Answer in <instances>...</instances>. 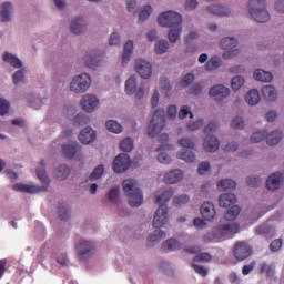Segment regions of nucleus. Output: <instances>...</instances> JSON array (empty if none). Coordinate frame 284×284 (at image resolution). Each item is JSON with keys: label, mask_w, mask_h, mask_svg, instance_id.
I'll list each match as a JSON object with an SVG mask.
<instances>
[{"label": "nucleus", "mask_w": 284, "mask_h": 284, "mask_svg": "<svg viewBox=\"0 0 284 284\" xmlns=\"http://www.w3.org/2000/svg\"><path fill=\"white\" fill-rule=\"evenodd\" d=\"M266 136L267 130L256 131L251 135L250 141L251 143H261V141H265Z\"/></svg>", "instance_id": "58"}, {"label": "nucleus", "mask_w": 284, "mask_h": 284, "mask_svg": "<svg viewBox=\"0 0 284 284\" xmlns=\"http://www.w3.org/2000/svg\"><path fill=\"white\" fill-rule=\"evenodd\" d=\"M170 223V211L168 205H160L154 213L152 225L155 230H161Z\"/></svg>", "instance_id": "11"}, {"label": "nucleus", "mask_w": 284, "mask_h": 284, "mask_svg": "<svg viewBox=\"0 0 284 284\" xmlns=\"http://www.w3.org/2000/svg\"><path fill=\"white\" fill-rule=\"evenodd\" d=\"M283 173L276 172L270 175V178L266 181V186L268 190H278L281 185H283Z\"/></svg>", "instance_id": "28"}, {"label": "nucleus", "mask_w": 284, "mask_h": 284, "mask_svg": "<svg viewBox=\"0 0 284 284\" xmlns=\"http://www.w3.org/2000/svg\"><path fill=\"white\" fill-rule=\"evenodd\" d=\"M2 61L16 70L23 68V61H21V59H19L14 53H10L8 51L2 54Z\"/></svg>", "instance_id": "25"}, {"label": "nucleus", "mask_w": 284, "mask_h": 284, "mask_svg": "<svg viewBox=\"0 0 284 284\" xmlns=\"http://www.w3.org/2000/svg\"><path fill=\"white\" fill-rule=\"evenodd\" d=\"M262 97L265 101L274 102L278 99V91L272 84L262 87Z\"/></svg>", "instance_id": "31"}, {"label": "nucleus", "mask_w": 284, "mask_h": 284, "mask_svg": "<svg viewBox=\"0 0 284 284\" xmlns=\"http://www.w3.org/2000/svg\"><path fill=\"white\" fill-rule=\"evenodd\" d=\"M189 202H190V195L187 194L176 195L175 197H173V201H172L175 207H181V205H187Z\"/></svg>", "instance_id": "57"}, {"label": "nucleus", "mask_w": 284, "mask_h": 284, "mask_svg": "<svg viewBox=\"0 0 284 284\" xmlns=\"http://www.w3.org/2000/svg\"><path fill=\"white\" fill-rule=\"evenodd\" d=\"M261 274H266L268 278H274V274H276L274 265H270L265 262L258 264Z\"/></svg>", "instance_id": "46"}, {"label": "nucleus", "mask_w": 284, "mask_h": 284, "mask_svg": "<svg viewBox=\"0 0 284 284\" xmlns=\"http://www.w3.org/2000/svg\"><path fill=\"white\" fill-rule=\"evenodd\" d=\"M88 123H90V116H88L85 113L80 112L73 118V124L75 128L88 125Z\"/></svg>", "instance_id": "47"}, {"label": "nucleus", "mask_w": 284, "mask_h": 284, "mask_svg": "<svg viewBox=\"0 0 284 284\" xmlns=\"http://www.w3.org/2000/svg\"><path fill=\"white\" fill-rule=\"evenodd\" d=\"M119 194H121V189L119 186H113L109 190L106 194V199L110 201V203H119Z\"/></svg>", "instance_id": "52"}, {"label": "nucleus", "mask_w": 284, "mask_h": 284, "mask_svg": "<svg viewBox=\"0 0 284 284\" xmlns=\"http://www.w3.org/2000/svg\"><path fill=\"white\" fill-rule=\"evenodd\" d=\"M162 250L164 252H176V250H181V242L176 239H169L163 242Z\"/></svg>", "instance_id": "40"}, {"label": "nucleus", "mask_w": 284, "mask_h": 284, "mask_svg": "<svg viewBox=\"0 0 284 284\" xmlns=\"http://www.w3.org/2000/svg\"><path fill=\"white\" fill-rule=\"evenodd\" d=\"M53 176L58 181H65V179L70 176V166H68V164L58 165L53 172Z\"/></svg>", "instance_id": "34"}, {"label": "nucleus", "mask_w": 284, "mask_h": 284, "mask_svg": "<svg viewBox=\"0 0 284 284\" xmlns=\"http://www.w3.org/2000/svg\"><path fill=\"white\" fill-rule=\"evenodd\" d=\"M222 63L223 61L221 60V58L214 55L206 62L204 68L206 72H214V70H219Z\"/></svg>", "instance_id": "43"}, {"label": "nucleus", "mask_w": 284, "mask_h": 284, "mask_svg": "<svg viewBox=\"0 0 284 284\" xmlns=\"http://www.w3.org/2000/svg\"><path fill=\"white\" fill-rule=\"evenodd\" d=\"M104 172H105V166H103V164H99L93 169V171L89 175V181H99V179L103 176Z\"/></svg>", "instance_id": "51"}, {"label": "nucleus", "mask_w": 284, "mask_h": 284, "mask_svg": "<svg viewBox=\"0 0 284 284\" xmlns=\"http://www.w3.org/2000/svg\"><path fill=\"white\" fill-rule=\"evenodd\" d=\"M14 14V7L10 2H4L0 8V21L2 23H10Z\"/></svg>", "instance_id": "21"}, {"label": "nucleus", "mask_w": 284, "mask_h": 284, "mask_svg": "<svg viewBox=\"0 0 284 284\" xmlns=\"http://www.w3.org/2000/svg\"><path fill=\"white\" fill-rule=\"evenodd\" d=\"M12 81L16 85H21L26 83V69L20 68L12 74Z\"/></svg>", "instance_id": "48"}, {"label": "nucleus", "mask_w": 284, "mask_h": 284, "mask_svg": "<svg viewBox=\"0 0 284 284\" xmlns=\"http://www.w3.org/2000/svg\"><path fill=\"white\" fill-rule=\"evenodd\" d=\"M283 139V132L278 130L271 131L267 133L266 131V143L267 145H278L281 140Z\"/></svg>", "instance_id": "37"}, {"label": "nucleus", "mask_w": 284, "mask_h": 284, "mask_svg": "<svg viewBox=\"0 0 284 284\" xmlns=\"http://www.w3.org/2000/svg\"><path fill=\"white\" fill-rule=\"evenodd\" d=\"M247 12L255 23H270L272 14L267 10V0H250Z\"/></svg>", "instance_id": "2"}, {"label": "nucleus", "mask_w": 284, "mask_h": 284, "mask_svg": "<svg viewBox=\"0 0 284 284\" xmlns=\"http://www.w3.org/2000/svg\"><path fill=\"white\" fill-rule=\"evenodd\" d=\"M94 250H97V244L89 240H80L75 244V251L81 261H88L93 254Z\"/></svg>", "instance_id": "9"}, {"label": "nucleus", "mask_w": 284, "mask_h": 284, "mask_svg": "<svg viewBox=\"0 0 284 284\" xmlns=\"http://www.w3.org/2000/svg\"><path fill=\"white\" fill-rule=\"evenodd\" d=\"M134 70L141 79L148 80L152 79V62L145 59H136L134 64Z\"/></svg>", "instance_id": "13"}, {"label": "nucleus", "mask_w": 284, "mask_h": 284, "mask_svg": "<svg viewBox=\"0 0 284 284\" xmlns=\"http://www.w3.org/2000/svg\"><path fill=\"white\" fill-rule=\"evenodd\" d=\"M100 105L101 100H99V97L92 93L84 94L80 100V106L82 108L83 112H87V114L97 112Z\"/></svg>", "instance_id": "10"}, {"label": "nucleus", "mask_w": 284, "mask_h": 284, "mask_svg": "<svg viewBox=\"0 0 284 284\" xmlns=\"http://www.w3.org/2000/svg\"><path fill=\"white\" fill-rule=\"evenodd\" d=\"M201 215L205 221H214L216 219V209L212 202H204L201 206Z\"/></svg>", "instance_id": "26"}, {"label": "nucleus", "mask_w": 284, "mask_h": 284, "mask_svg": "<svg viewBox=\"0 0 284 284\" xmlns=\"http://www.w3.org/2000/svg\"><path fill=\"white\" fill-rule=\"evenodd\" d=\"M203 125H205V121H203V119H199L194 122H189L186 125V130H189V132H196V130H201Z\"/></svg>", "instance_id": "61"}, {"label": "nucleus", "mask_w": 284, "mask_h": 284, "mask_svg": "<svg viewBox=\"0 0 284 284\" xmlns=\"http://www.w3.org/2000/svg\"><path fill=\"white\" fill-rule=\"evenodd\" d=\"M219 148H221V142L219 141V138L214 135H207L206 138H204L203 150L205 152L213 154L214 152L219 151Z\"/></svg>", "instance_id": "22"}, {"label": "nucleus", "mask_w": 284, "mask_h": 284, "mask_svg": "<svg viewBox=\"0 0 284 284\" xmlns=\"http://www.w3.org/2000/svg\"><path fill=\"white\" fill-rule=\"evenodd\" d=\"M207 10L211 14H215L216 17H230V14H232V10H230V8H225L220 4L209 6Z\"/></svg>", "instance_id": "35"}, {"label": "nucleus", "mask_w": 284, "mask_h": 284, "mask_svg": "<svg viewBox=\"0 0 284 284\" xmlns=\"http://www.w3.org/2000/svg\"><path fill=\"white\" fill-rule=\"evenodd\" d=\"M133 54H134V41L128 40L124 44L123 54H122L121 63L123 67L130 63V60L132 59Z\"/></svg>", "instance_id": "30"}, {"label": "nucleus", "mask_w": 284, "mask_h": 284, "mask_svg": "<svg viewBox=\"0 0 284 284\" xmlns=\"http://www.w3.org/2000/svg\"><path fill=\"white\" fill-rule=\"evenodd\" d=\"M179 145H181V148H183L184 150H194L196 143L194 142V140H192V138H181L179 140Z\"/></svg>", "instance_id": "59"}, {"label": "nucleus", "mask_w": 284, "mask_h": 284, "mask_svg": "<svg viewBox=\"0 0 284 284\" xmlns=\"http://www.w3.org/2000/svg\"><path fill=\"white\" fill-rule=\"evenodd\" d=\"M244 99L251 106L258 105V103H261V93L257 89H251L246 92Z\"/></svg>", "instance_id": "32"}, {"label": "nucleus", "mask_w": 284, "mask_h": 284, "mask_svg": "<svg viewBox=\"0 0 284 284\" xmlns=\"http://www.w3.org/2000/svg\"><path fill=\"white\" fill-rule=\"evenodd\" d=\"M168 50H170V42H168V40H158L154 44V52L158 55H163L165 53H168Z\"/></svg>", "instance_id": "41"}, {"label": "nucleus", "mask_w": 284, "mask_h": 284, "mask_svg": "<svg viewBox=\"0 0 284 284\" xmlns=\"http://www.w3.org/2000/svg\"><path fill=\"white\" fill-rule=\"evenodd\" d=\"M158 23L161 28H176L183 23V17L176 11L162 12L158 17Z\"/></svg>", "instance_id": "7"}, {"label": "nucleus", "mask_w": 284, "mask_h": 284, "mask_svg": "<svg viewBox=\"0 0 284 284\" xmlns=\"http://www.w3.org/2000/svg\"><path fill=\"white\" fill-rule=\"evenodd\" d=\"M183 32V27H172L168 32V39L170 43H176L181 40V34Z\"/></svg>", "instance_id": "39"}, {"label": "nucleus", "mask_w": 284, "mask_h": 284, "mask_svg": "<svg viewBox=\"0 0 284 284\" xmlns=\"http://www.w3.org/2000/svg\"><path fill=\"white\" fill-rule=\"evenodd\" d=\"M163 239H168V233L161 229H158L148 236V243L150 245H156V243H161Z\"/></svg>", "instance_id": "33"}, {"label": "nucleus", "mask_w": 284, "mask_h": 284, "mask_svg": "<svg viewBox=\"0 0 284 284\" xmlns=\"http://www.w3.org/2000/svg\"><path fill=\"white\" fill-rule=\"evenodd\" d=\"M99 57H101V51L94 49L84 54L82 58V63L87 68H94L95 65L99 64Z\"/></svg>", "instance_id": "19"}, {"label": "nucleus", "mask_w": 284, "mask_h": 284, "mask_svg": "<svg viewBox=\"0 0 284 284\" xmlns=\"http://www.w3.org/2000/svg\"><path fill=\"white\" fill-rule=\"evenodd\" d=\"M220 192H227V190H236V181L232 179H222L216 183Z\"/></svg>", "instance_id": "38"}, {"label": "nucleus", "mask_w": 284, "mask_h": 284, "mask_svg": "<svg viewBox=\"0 0 284 284\" xmlns=\"http://www.w3.org/2000/svg\"><path fill=\"white\" fill-rule=\"evenodd\" d=\"M130 155L126 153H120L114 160H113V170L118 174H123V172H126L130 169Z\"/></svg>", "instance_id": "14"}, {"label": "nucleus", "mask_w": 284, "mask_h": 284, "mask_svg": "<svg viewBox=\"0 0 284 284\" xmlns=\"http://www.w3.org/2000/svg\"><path fill=\"white\" fill-rule=\"evenodd\" d=\"M189 115L190 119H194V113H192V109H190L189 105H182L178 113L179 119H187Z\"/></svg>", "instance_id": "60"}, {"label": "nucleus", "mask_w": 284, "mask_h": 284, "mask_svg": "<svg viewBox=\"0 0 284 284\" xmlns=\"http://www.w3.org/2000/svg\"><path fill=\"white\" fill-rule=\"evenodd\" d=\"M124 194L128 195L129 205L139 207L143 205V192L139 189V182L134 179H126L122 183Z\"/></svg>", "instance_id": "4"}, {"label": "nucleus", "mask_w": 284, "mask_h": 284, "mask_svg": "<svg viewBox=\"0 0 284 284\" xmlns=\"http://www.w3.org/2000/svg\"><path fill=\"white\" fill-rule=\"evenodd\" d=\"M183 171H181V169H175L165 173L164 182H166L169 185H174L176 183H181V181H183Z\"/></svg>", "instance_id": "24"}, {"label": "nucleus", "mask_w": 284, "mask_h": 284, "mask_svg": "<svg viewBox=\"0 0 284 284\" xmlns=\"http://www.w3.org/2000/svg\"><path fill=\"white\" fill-rule=\"evenodd\" d=\"M105 128L113 134H121V132H123V125H121L116 120H108L105 122Z\"/></svg>", "instance_id": "42"}, {"label": "nucleus", "mask_w": 284, "mask_h": 284, "mask_svg": "<svg viewBox=\"0 0 284 284\" xmlns=\"http://www.w3.org/2000/svg\"><path fill=\"white\" fill-rule=\"evenodd\" d=\"M160 88H161V90H163L166 98L172 94V85H170V80L162 79L160 81Z\"/></svg>", "instance_id": "62"}, {"label": "nucleus", "mask_w": 284, "mask_h": 284, "mask_svg": "<svg viewBox=\"0 0 284 284\" xmlns=\"http://www.w3.org/2000/svg\"><path fill=\"white\" fill-rule=\"evenodd\" d=\"M81 152V145L77 142H69L62 145V154L65 159H74Z\"/></svg>", "instance_id": "23"}, {"label": "nucleus", "mask_w": 284, "mask_h": 284, "mask_svg": "<svg viewBox=\"0 0 284 284\" xmlns=\"http://www.w3.org/2000/svg\"><path fill=\"white\" fill-rule=\"evenodd\" d=\"M152 12H154V8H152L151 4L142 7L139 13V23L148 21V19H150V17L152 16Z\"/></svg>", "instance_id": "44"}, {"label": "nucleus", "mask_w": 284, "mask_h": 284, "mask_svg": "<svg viewBox=\"0 0 284 284\" xmlns=\"http://www.w3.org/2000/svg\"><path fill=\"white\" fill-rule=\"evenodd\" d=\"M231 128L233 130H245V120L241 115H236L231 120Z\"/></svg>", "instance_id": "55"}, {"label": "nucleus", "mask_w": 284, "mask_h": 284, "mask_svg": "<svg viewBox=\"0 0 284 284\" xmlns=\"http://www.w3.org/2000/svg\"><path fill=\"white\" fill-rule=\"evenodd\" d=\"M236 203V195L233 193H223L219 197L220 207H230V205H234Z\"/></svg>", "instance_id": "36"}, {"label": "nucleus", "mask_w": 284, "mask_h": 284, "mask_svg": "<svg viewBox=\"0 0 284 284\" xmlns=\"http://www.w3.org/2000/svg\"><path fill=\"white\" fill-rule=\"evenodd\" d=\"M109 45H121V34L112 32L109 38Z\"/></svg>", "instance_id": "64"}, {"label": "nucleus", "mask_w": 284, "mask_h": 284, "mask_svg": "<svg viewBox=\"0 0 284 284\" xmlns=\"http://www.w3.org/2000/svg\"><path fill=\"white\" fill-rule=\"evenodd\" d=\"M70 30L72 34H83V32L88 30V21H85L83 17L74 18L71 21Z\"/></svg>", "instance_id": "18"}, {"label": "nucleus", "mask_w": 284, "mask_h": 284, "mask_svg": "<svg viewBox=\"0 0 284 284\" xmlns=\"http://www.w3.org/2000/svg\"><path fill=\"white\" fill-rule=\"evenodd\" d=\"M170 150H173V146L171 144L161 145L155 150V152H158L159 163H162L163 165H170V163H172V158L170 156V154H168Z\"/></svg>", "instance_id": "16"}, {"label": "nucleus", "mask_w": 284, "mask_h": 284, "mask_svg": "<svg viewBox=\"0 0 284 284\" xmlns=\"http://www.w3.org/2000/svg\"><path fill=\"white\" fill-rule=\"evenodd\" d=\"M243 85H245V78L241 75L232 78L231 88L234 92H239V90H241Z\"/></svg>", "instance_id": "54"}, {"label": "nucleus", "mask_w": 284, "mask_h": 284, "mask_svg": "<svg viewBox=\"0 0 284 284\" xmlns=\"http://www.w3.org/2000/svg\"><path fill=\"white\" fill-rule=\"evenodd\" d=\"M27 103L33 108V110H39L41 105H43V99H41L39 95H28L27 97Z\"/></svg>", "instance_id": "50"}, {"label": "nucleus", "mask_w": 284, "mask_h": 284, "mask_svg": "<svg viewBox=\"0 0 284 284\" xmlns=\"http://www.w3.org/2000/svg\"><path fill=\"white\" fill-rule=\"evenodd\" d=\"M139 78L136 75H131L125 81L124 92L128 97H132L134 94L135 99H143L145 97V87L143 84L139 85Z\"/></svg>", "instance_id": "8"}, {"label": "nucleus", "mask_w": 284, "mask_h": 284, "mask_svg": "<svg viewBox=\"0 0 284 284\" xmlns=\"http://www.w3.org/2000/svg\"><path fill=\"white\" fill-rule=\"evenodd\" d=\"M58 216L60 221H69L71 216L70 209L65 204H58Z\"/></svg>", "instance_id": "49"}, {"label": "nucleus", "mask_w": 284, "mask_h": 284, "mask_svg": "<svg viewBox=\"0 0 284 284\" xmlns=\"http://www.w3.org/2000/svg\"><path fill=\"white\" fill-rule=\"evenodd\" d=\"M253 79L255 81H260L261 83H272V81H274V74L263 69H256L253 72Z\"/></svg>", "instance_id": "29"}, {"label": "nucleus", "mask_w": 284, "mask_h": 284, "mask_svg": "<svg viewBox=\"0 0 284 284\" xmlns=\"http://www.w3.org/2000/svg\"><path fill=\"white\" fill-rule=\"evenodd\" d=\"M45 162L43 160L40 161V168L37 169V176L39 181H41L42 185L34 184H24V183H16L12 185V190L14 192H23L26 194H39V192H48V187H50V176L48 172H45Z\"/></svg>", "instance_id": "1"}, {"label": "nucleus", "mask_w": 284, "mask_h": 284, "mask_svg": "<svg viewBox=\"0 0 284 284\" xmlns=\"http://www.w3.org/2000/svg\"><path fill=\"white\" fill-rule=\"evenodd\" d=\"M178 159L185 161V163H194L196 161V154L192 151H181L178 153Z\"/></svg>", "instance_id": "53"}, {"label": "nucleus", "mask_w": 284, "mask_h": 284, "mask_svg": "<svg viewBox=\"0 0 284 284\" xmlns=\"http://www.w3.org/2000/svg\"><path fill=\"white\" fill-rule=\"evenodd\" d=\"M120 150L122 152H131L134 150V140L132 138H126L120 142Z\"/></svg>", "instance_id": "56"}, {"label": "nucleus", "mask_w": 284, "mask_h": 284, "mask_svg": "<svg viewBox=\"0 0 284 284\" xmlns=\"http://www.w3.org/2000/svg\"><path fill=\"white\" fill-rule=\"evenodd\" d=\"M10 112V102L8 100L0 98V116H6Z\"/></svg>", "instance_id": "63"}, {"label": "nucleus", "mask_w": 284, "mask_h": 284, "mask_svg": "<svg viewBox=\"0 0 284 284\" xmlns=\"http://www.w3.org/2000/svg\"><path fill=\"white\" fill-rule=\"evenodd\" d=\"M92 88V75L90 73H79L71 79L69 90L73 94H85Z\"/></svg>", "instance_id": "5"}, {"label": "nucleus", "mask_w": 284, "mask_h": 284, "mask_svg": "<svg viewBox=\"0 0 284 284\" xmlns=\"http://www.w3.org/2000/svg\"><path fill=\"white\" fill-rule=\"evenodd\" d=\"M79 141L82 145H90L97 141V131L91 126H85L79 134Z\"/></svg>", "instance_id": "15"}, {"label": "nucleus", "mask_w": 284, "mask_h": 284, "mask_svg": "<svg viewBox=\"0 0 284 284\" xmlns=\"http://www.w3.org/2000/svg\"><path fill=\"white\" fill-rule=\"evenodd\" d=\"M252 255V248L246 243L240 242L235 245L234 256L237 261H245Z\"/></svg>", "instance_id": "17"}, {"label": "nucleus", "mask_w": 284, "mask_h": 284, "mask_svg": "<svg viewBox=\"0 0 284 284\" xmlns=\"http://www.w3.org/2000/svg\"><path fill=\"white\" fill-rule=\"evenodd\" d=\"M174 196V187L162 189L155 194V203L158 205H166L168 201Z\"/></svg>", "instance_id": "20"}, {"label": "nucleus", "mask_w": 284, "mask_h": 284, "mask_svg": "<svg viewBox=\"0 0 284 284\" xmlns=\"http://www.w3.org/2000/svg\"><path fill=\"white\" fill-rule=\"evenodd\" d=\"M221 50H239V38L236 37H224L220 40L219 43Z\"/></svg>", "instance_id": "27"}, {"label": "nucleus", "mask_w": 284, "mask_h": 284, "mask_svg": "<svg viewBox=\"0 0 284 284\" xmlns=\"http://www.w3.org/2000/svg\"><path fill=\"white\" fill-rule=\"evenodd\" d=\"M239 214H241V206L233 205L226 211L224 219L225 221H236V219H239Z\"/></svg>", "instance_id": "45"}, {"label": "nucleus", "mask_w": 284, "mask_h": 284, "mask_svg": "<svg viewBox=\"0 0 284 284\" xmlns=\"http://www.w3.org/2000/svg\"><path fill=\"white\" fill-rule=\"evenodd\" d=\"M165 128V111L156 110L149 123L148 134L152 138L161 134Z\"/></svg>", "instance_id": "6"}, {"label": "nucleus", "mask_w": 284, "mask_h": 284, "mask_svg": "<svg viewBox=\"0 0 284 284\" xmlns=\"http://www.w3.org/2000/svg\"><path fill=\"white\" fill-rule=\"evenodd\" d=\"M240 230L241 225L236 222L219 224L213 227L211 232L203 235V242L214 243V241H219V239H223V236H227V234H239Z\"/></svg>", "instance_id": "3"}, {"label": "nucleus", "mask_w": 284, "mask_h": 284, "mask_svg": "<svg viewBox=\"0 0 284 284\" xmlns=\"http://www.w3.org/2000/svg\"><path fill=\"white\" fill-rule=\"evenodd\" d=\"M232 94V90L224 84H215L209 90V97L217 103H223Z\"/></svg>", "instance_id": "12"}]
</instances>
